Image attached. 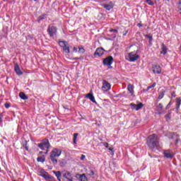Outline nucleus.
Returning <instances> with one entry per match:
<instances>
[{"instance_id":"1","label":"nucleus","mask_w":181,"mask_h":181,"mask_svg":"<svg viewBox=\"0 0 181 181\" xmlns=\"http://www.w3.org/2000/svg\"><path fill=\"white\" fill-rule=\"evenodd\" d=\"M147 145L151 149H159L160 148V143H159V138L158 135L153 134L148 136L147 138Z\"/></svg>"},{"instance_id":"2","label":"nucleus","mask_w":181,"mask_h":181,"mask_svg":"<svg viewBox=\"0 0 181 181\" xmlns=\"http://www.w3.org/2000/svg\"><path fill=\"white\" fill-rule=\"evenodd\" d=\"M62 149L57 148H54L49 155V158L54 165H57V158L59 156L62 155Z\"/></svg>"},{"instance_id":"3","label":"nucleus","mask_w":181,"mask_h":181,"mask_svg":"<svg viewBox=\"0 0 181 181\" xmlns=\"http://www.w3.org/2000/svg\"><path fill=\"white\" fill-rule=\"evenodd\" d=\"M138 52L134 51L129 52L127 56L126 59L129 62H136L137 59H139V55L137 54Z\"/></svg>"},{"instance_id":"4","label":"nucleus","mask_w":181,"mask_h":181,"mask_svg":"<svg viewBox=\"0 0 181 181\" xmlns=\"http://www.w3.org/2000/svg\"><path fill=\"white\" fill-rule=\"evenodd\" d=\"M38 146L42 149V151L47 149L45 153H47L50 148V143H49V140L46 139L42 143L38 144Z\"/></svg>"},{"instance_id":"5","label":"nucleus","mask_w":181,"mask_h":181,"mask_svg":"<svg viewBox=\"0 0 181 181\" xmlns=\"http://www.w3.org/2000/svg\"><path fill=\"white\" fill-rule=\"evenodd\" d=\"M103 2H105L103 4H102V6L106 9V11H111L112 8H114V2L111 1V0H103Z\"/></svg>"},{"instance_id":"6","label":"nucleus","mask_w":181,"mask_h":181,"mask_svg":"<svg viewBox=\"0 0 181 181\" xmlns=\"http://www.w3.org/2000/svg\"><path fill=\"white\" fill-rule=\"evenodd\" d=\"M59 46L63 48L65 53H70V45L66 41L59 42Z\"/></svg>"},{"instance_id":"7","label":"nucleus","mask_w":181,"mask_h":181,"mask_svg":"<svg viewBox=\"0 0 181 181\" xmlns=\"http://www.w3.org/2000/svg\"><path fill=\"white\" fill-rule=\"evenodd\" d=\"M102 90L105 92L110 91V90H111V84H110L107 81L103 80Z\"/></svg>"},{"instance_id":"8","label":"nucleus","mask_w":181,"mask_h":181,"mask_svg":"<svg viewBox=\"0 0 181 181\" xmlns=\"http://www.w3.org/2000/svg\"><path fill=\"white\" fill-rule=\"evenodd\" d=\"M47 32L51 37H53L54 35H56V33L57 32V29L56 27L53 25H49L47 29Z\"/></svg>"},{"instance_id":"9","label":"nucleus","mask_w":181,"mask_h":181,"mask_svg":"<svg viewBox=\"0 0 181 181\" xmlns=\"http://www.w3.org/2000/svg\"><path fill=\"white\" fill-rule=\"evenodd\" d=\"M112 62H114V58L110 56L103 60V64L105 66H111L112 64Z\"/></svg>"},{"instance_id":"10","label":"nucleus","mask_w":181,"mask_h":181,"mask_svg":"<svg viewBox=\"0 0 181 181\" xmlns=\"http://www.w3.org/2000/svg\"><path fill=\"white\" fill-rule=\"evenodd\" d=\"M129 106L131 107L132 110H136V111H138V110H141V108H142V107H144V104L139 103V104L136 105L135 103H131L129 105Z\"/></svg>"},{"instance_id":"11","label":"nucleus","mask_w":181,"mask_h":181,"mask_svg":"<svg viewBox=\"0 0 181 181\" xmlns=\"http://www.w3.org/2000/svg\"><path fill=\"white\" fill-rule=\"evenodd\" d=\"M165 158H167L168 159H172L173 158V152L170 150H165L163 152Z\"/></svg>"},{"instance_id":"12","label":"nucleus","mask_w":181,"mask_h":181,"mask_svg":"<svg viewBox=\"0 0 181 181\" xmlns=\"http://www.w3.org/2000/svg\"><path fill=\"white\" fill-rule=\"evenodd\" d=\"M153 72L154 74H160V73H162V68H160V66L159 65L153 66Z\"/></svg>"},{"instance_id":"13","label":"nucleus","mask_w":181,"mask_h":181,"mask_svg":"<svg viewBox=\"0 0 181 181\" xmlns=\"http://www.w3.org/2000/svg\"><path fill=\"white\" fill-rule=\"evenodd\" d=\"M76 179L80 181H88V179L87 178V176H86V174H76Z\"/></svg>"},{"instance_id":"14","label":"nucleus","mask_w":181,"mask_h":181,"mask_svg":"<svg viewBox=\"0 0 181 181\" xmlns=\"http://www.w3.org/2000/svg\"><path fill=\"white\" fill-rule=\"evenodd\" d=\"M127 90L129 91V94L132 97H135V92L134 91V86L132 84H129L127 86Z\"/></svg>"},{"instance_id":"15","label":"nucleus","mask_w":181,"mask_h":181,"mask_svg":"<svg viewBox=\"0 0 181 181\" xmlns=\"http://www.w3.org/2000/svg\"><path fill=\"white\" fill-rule=\"evenodd\" d=\"M14 70L18 76H22L23 74V72L21 71V68L18 64L14 65Z\"/></svg>"},{"instance_id":"16","label":"nucleus","mask_w":181,"mask_h":181,"mask_svg":"<svg viewBox=\"0 0 181 181\" xmlns=\"http://www.w3.org/2000/svg\"><path fill=\"white\" fill-rule=\"evenodd\" d=\"M86 98H88L92 101V103H94L95 104H97V101H95V98H94V95H93V93H88L86 95Z\"/></svg>"},{"instance_id":"17","label":"nucleus","mask_w":181,"mask_h":181,"mask_svg":"<svg viewBox=\"0 0 181 181\" xmlns=\"http://www.w3.org/2000/svg\"><path fill=\"white\" fill-rule=\"evenodd\" d=\"M95 54H97L98 56H103V54H104V49L98 48L95 52Z\"/></svg>"},{"instance_id":"18","label":"nucleus","mask_w":181,"mask_h":181,"mask_svg":"<svg viewBox=\"0 0 181 181\" xmlns=\"http://www.w3.org/2000/svg\"><path fill=\"white\" fill-rule=\"evenodd\" d=\"M40 176H42V177H44V179H50V176H49V174H47V173H45L44 170L40 173Z\"/></svg>"},{"instance_id":"19","label":"nucleus","mask_w":181,"mask_h":181,"mask_svg":"<svg viewBox=\"0 0 181 181\" xmlns=\"http://www.w3.org/2000/svg\"><path fill=\"white\" fill-rule=\"evenodd\" d=\"M166 53H168V48L166 47V46H165V44L162 45V50L160 52L161 54H166Z\"/></svg>"},{"instance_id":"20","label":"nucleus","mask_w":181,"mask_h":181,"mask_svg":"<svg viewBox=\"0 0 181 181\" xmlns=\"http://www.w3.org/2000/svg\"><path fill=\"white\" fill-rule=\"evenodd\" d=\"M55 176L57 177L59 181H62V173L60 171H54V172Z\"/></svg>"},{"instance_id":"21","label":"nucleus","mask_w":181,"mask_h":181,"mask_svg":"<svg viewBox=\"0 0 181 181\" xmlns=\"http://www.w3.org/2000/svg\"><path fill=\"white\" fill-rule=\"evenodd\" d=\"M145 2L150 6H153V4H156V0H145Z\"/></svg>"},{"instance_id":"22","label":"nucleus","mask_w":181,"mask_h":181,"mask_svg":"<svg viewBox=\"0 0 181 181\" xmlns=\"http://www.w3.org/2000/svg\"><path fill=\"white\" fill-rule=\"evenodd\" d=\"M180 105H181V99H180V98H176V107H177V110H179V109L180 108Z\"/></svg>"},{"instance_id":"23","label":"nucleus","mask_w":181,"mask_h":181,"mask_svg":"<svg viewBox=\"0 0 181 181\" xmlns=\"http://www.w3.org/2000/svg\"><path fill=\"white\" fill-rule=\"evenodd\" d=\"M64 177H65V179H66V180L73 179V177H71V173H70V172H66L64 175Z\"/></svg>"},{"instance_id":"24","label":"nucleus","mask_w":181,"mask_h":181,"mask_svg":"<svg viewBox=\"0 0 181 181\" xmlns=\"http://www.w3.org/2000/svg\"><path fill=\"white\" fill-rule=\"evenodd\" d=\"M19 97L20 98H21L22 100H28V96H26V95L25 94V93L23 92H21L19 93Z\"/></svg>"},{"instance_id":"25","label":"nucleus","mask_w":181,"mask_h":181,"mask_svg":"<svg viewBox=\"0 0 181 181\" xmlns=\"http://www.w3.org/2000/svg\"><path fill=\"white\" fill-rule=\"evenodd\" d=\"M37 162H42V163H43V162H45V160H46V157H45V156L38 157L37 158Z\"/></svg>"},{"instance_id":"26","label":"nucleus","mask_w":181,"mask_h":181,"mask_svg":"<svg viewBox=\"0 0 181 181\" xmlns=\"http://www.w3.org/2000/svg\"><path fill=\"white\" fill-rule=\"evenodd\" d=\"M78 136V133L74 134V144L76 145L77 144V137Z\"/></svg>"},{"instance_id":"27","label":"nucleus","mask_w":181,"mask_h":181,"mask_svg":"<svg viewBox=\"0 0 181 181\" xmlns=\"http://www.w3.org/2000/svg\"><path fill=\"white\" fill-rule=\"evenodd\" d=\"M156 86V83H153L151 86L147 87L146 91H149L151 88H153Z\"/></svg>"},{"instance_id":"28","label":"nucleus","mask_w":181,"mask_h":181,"mask_svg":"<svg viewBox=\"0 0 181 181\" xmlns=\"http://www.w3.org/2000/svg\"><path fill=\"white\" fill-rule=\"evenodd\" d=\"M165 96V93L163 91L160 92L158 95L159 100H162V98Z\"/></svg>"},{"instance_id":"29","label":"nucleus","mask_w":181,"mask_h":181,"mask_svg":"<svg viewBox=\"0 0 181 181\" xmlns=\"http://www.w3.org/2000/svg\"><path fill=\"white\" fill-rule=\"evenodd\" d=\"M163 109V105H162L161 103L158 104V105L157 106L158 111H162Z\"/></svg>"},{"instance_id":"30","label":"nucleus","mask_w":181,"mask_h":181,"mask_svg":"<svg viewBox=\"0 0 181 181\" xmlns=\"http://www.w3.org/2000/svg\"><path fill=\"white\" fill-rule=\"evenodd\" d=\"M145 37H146L147 39H149V42L151 43L153 40V37L152 35H146Z\"/></svg>"},{"instance_id":"31","label":"nucleus","mask_w":181,"mask_h":181,"mask_svg":"<svg viewBox=\"0 0 181 181\" xmlns=\"http://www.w3.org/2000/svg\"><path fill=\"white\" fill-rule=\"evenodd\" d=\"M100 144H101L103 146H105V148H108V146H109L108 143L101 142Z\"/></svg>"},{"instance_id":"32","label":"nucleus","mask_w":181,"mask_h":181,"mask_svg":"<svg viewBox=\"0 0 181 181\" xmlns=\"http://www.w3.org/2000/svg\"><path fill=\"white\" fill-rule=\"evenodd\" d=\"M178 11L181 14V1L179 2V4H178Z\"/></svg>"},{"instance_id":"33","label":"nucleus","mask_w":181,"mask_h":181,"mask_svg":"<svg viewBox=\"0 0 181 181\" xmlns=\"http://www.w3.org/2000/svg\"><path fill=\"white\" fill-rule=\"evenodd\" d=\"M4 107H6V108H9V107H11V104H9L8 103H6L4 104Z\"/></svg>"},{"instance_id":"34","label":"nucleus","mask_w":181,"mask_h":181,"mask_svg":"<svg viewBox=\"0 0 181 181\" xmlns=\"http://www.w3.org/2000/svg\"><path fill=\"white\" fill-rule=\"evenodd\" d=\"M79 52H80V53H84V52H85L84 48L79 47Z\"/></svg>"},{"instance_id":"35","label":"nucleus","mask_w":181,"mask_h":181,"mask_svg":"<svg viewBox=\"0 0 181 181\" xmlns=\"http://www.w3.org/2000/svg\"><path fill=\"white\" fill-rule=\"evenodd\" d=\"M93 175H94V171L90 170V171H89V173H88V175H89V176H93Z\"/></svg>"},{"instance_id":"36","label":"nucleus","mask_w":181,"mask_h":181,"mask_svg":"<svg viewBox=\"0 0 181 181\" xmlns=\"http://www.w3.org/2000/svg\"><path fill=\"white\" fill-rule=\"evenodd\" d=\"M165 117L166 118V119H170V114H167Z\"/></svg>"},{"instance_id":"37","label":"nucleus","mask_w":181,"mask_h":181,"mask_svg":"<svg viewBox=\"0 0 181 181\" xmlns=\"http://www.w3.org/2000/svg\"><path fill=\"white\" fill-rule=\"evenodd\" d=\"M42 19H45V16H40L39 17L38 21L40 22V21H42Z\"/></svg>"},{"instance_id":"38","label":"nucleus","mask_w":181,"mask_h":181,"mask_svg":"<svg viewBox=\"0 0 181 181\" xmlns=\"http://www.w3.org/2000/svg\"><path fill=\"white\" fill-rule=\"evenodd\" d=\"M2 114L0 113V125L2 124L3 120H2Z\"/></svg>"},{"instance_id":"39","label":"nucleus","mask_w":181,"mask_h":181,"mask_svg":"<svg viewBox=\"0 0 181 181\" xmlns=\"http://www.w3.org/2000/svg\"><path fill=\"white\" fill-rule=\"evenodd\" d=\"M86 159V156L84 154H82L81 156V160H84Z\"/></svg>"},{"instance_id":"40","label":"nucleus","mask_w":181,"mask_h":181,"mask_svg":"<svg viewBox=\"0 0 181 181\" xmlns=\"http://www.w3.org/2000/svg\"><path fill=\"white\" fill-rule=\"evenodd\" d=\"M172 98H175V97H176V93L175 92L172 93Z\"/></svg>"},{"instance_id":"41","label":"nucleus","mask_w":181,"mask_h":181,"mask_svg":"<svg viewBox=\"0 0 181 181\" xmlns=\"http://www.w3.org/2000/svg\"><path fill=\"white\" fill-rule=\"evenodd\" d=\"M110 32H114V33H117V32H118V30H117L115 29H111V30H110Z\"/></svg>"},{"instance_id":"42","label":"nucleus","mask_w":181,"mask_h":181,"mask_svg":"<svg viewBox=\"0 0 181 181\" xmlns=\"http://www.w3.org/2000/svg\"><path fill=\"white\" fill-rule=\"evenodd\" d=\"M127 33H128V31H124L123 33V36H127Z\"/></svg>"},{"instance_id":"43","label":"nucleus","mask_w":181,"mask_h":181,"mask_svg":"<svg viewBox=\"0 0 181 181\" xmlns=\"http://www.w3.org/2000/svg\"><path fill=\"white\" fill-rule=\"evenodd\" d=\"M74 52H75V53L77 52V48H76V47H74Z\"/></svg>"},{"instance_id":"44","label":"nucleus","mask_w":181,"mask_h":181,"mask_svg":"<svg viewBox=\"0 0 181 181\" xmlns=\"http://www.w3.org/2000/svg\"><path fill=\"white\" fill-rule=\"evenodd\" d=\"M109 151H112V148H109Z\"/></svg>"},{"instance_id":"45","label":"nucleus","mask_w":181,"mask_h":181,"mask_svg":"<svg viewBox=\"0 0 181 181\" xmlns=\"http://www.w3.org/2000/svg\"><path fill=\"white\" fill-rule=\"evenodd\" d=\"M146 91H148V90H145V89L144 90V93L146 92Z\"/></svg>"},{"instance_id":"46","label":"nucleus","mask_w":181,"mask_h":181,"mask_svg":"<svg viewBox=\"0 0 181 181\" xmlns=\"http://www.w3.org/2000/svg\"><path fill=\"white\" fill-rule=\"evenodd\" d=\"M40 153L42 154V153H43V152H42V151H40Z\"/></svg>"},{"instance_id":"47","label":"nucleus","mask_w":181,"mask_h":181,"mask_svg":"<svg viewBox=\"0 0 181 181\" xmlns=\"http://www.w3.org/2000/svg\"><path fill=\"white\" fill-rule=\"evenodd\" d=\"M49 181H54V180H49Z\"/></svg>"},{"instance_id":"48","label":"nucleus","mask_w":181,"mask_h":181,"mask_svg":"<svg viewBox=\"0 0 181 181\" xmlns=\"http://www.w3.org/2000/svg\"><path fill=\"white\" fill-rule=\"evenodd\" d=\"M139 26H142V25H141V24H139Z\"/></svg>"},{"instance_id":"49","label":"nucleus","mask_w":181,"mask_h":181,"mask_svg":"<svg viewBox=\"0 0 181 181\" xmlns=\"http://www.w3.org/2000/svg\"><path fill=\"white\" fill-rule=\"evenodd\" d=\"M0 172H1V168H0Z\"/></svg>"},{"instance_id":"50","label":"nucleus","mask_w":181,"mask_h":181,"mask_svg":"<svg viewBox=\"0 0 181 181\" xmlns=\"http://www.w3.org/2000/svg\"><path fill=\"white\" fill-rule=\"evenodd\" d=\"M34 1H37V0H34Z\"/></svg>"},{"instance_id":"51","label":"nucleus","mask_w":181,"mask_h":181,"mask_svg":"<svg viewBox=\"0 0 181 181\" xmlns=\"http://www.w3.org/2000/svg\"><path fill=\"white\" fill-rule=\"evenodd\" d=\"M181 0H180V2Z\"/></svg>"}]
</instances>
